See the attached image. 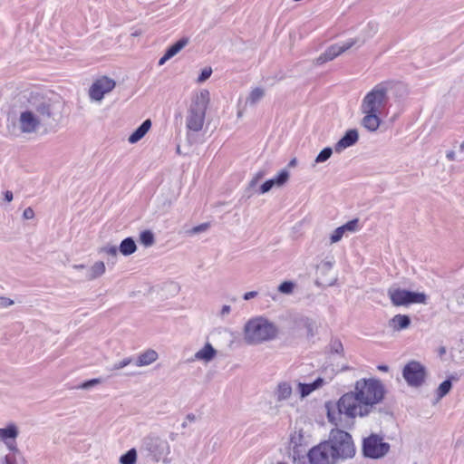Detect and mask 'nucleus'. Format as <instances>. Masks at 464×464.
Wrapping results in <instances>:
<instances>
[{
	"mask_svg": "<svg viewBox=\"0 0 464 464\" xmlns=\"http://www.w3.org/2000/svg\"><path fill=\"white\" fill-rule=\"evenodd\" d=\"M385 389L381 381L362 378L354 384L353 391L344 393L337 401L324 404L327 419L335 427L347 428L356 417L369 415L374 406L384 398Z\"/></svg>",
	"mask_w": 464,
	"mask_h": 464,
	"instance_id": "nucleus-1",
	"label": "nucleus"
},
{
	"mask_svg": "<svg viewBox=\"0 0 464 464\" xmlns=\"http://www.w3.org/2000/svg\"><path fill=\"white\" fill-rule=\"evenodd\" d=\"M17 117L8 124V131L15 136L32 135L45 130L52 122V106L44 96L31 92L25 97Z\"/></svg>",
	"mask_w": 464,
	"mask_h": 464,
	"instance_id": "nucleus-2",
	"label": "nucleus"
},
{
	"mask_svg": "<svg viewBox=\"0 0 464 464\" xmlns=\"http://www.w3.org/2000/svg\"><path fill=\"white\" fill-rule=\"evenodd\" d=\"M391 82H382L376 84L366 93L361 102L360 110L363 117L361 124L368 131H376L381 123V116L389 103Z\"/></svg>",
	"mask_w": 464,
	"mask_h": 464,
	"instance_id": "nucleus-3",
	"label": "nucleus"
},
{
	"mask_svg": "<svg viewBox=\"0 0 464 464\" xmlns=\"http://www.w3.org/2000/svg\"><path fill=\"white\" fill-rule=\"evenodd\" d=\"M243 335L247 344L257 345L275 340L278 335V328L267 318L256 316L245 324Z\"/></svg>",
	"mask_w": 464,
	"mask_h": 464,
	"instance_id": "nucleus-4",
	"label": "nucleus"
},
{
	"mask_svg": "<svg viewBox=\"0 0 464 464\" xmlns=\"http://www.w3.org/2000/svg\"><path fill=\"white\" fill-rule=\"evenodd\" d=\"M19 429L16 424L9 423L0 428V464H22L24 458L17 447Z\"/></svg>",
	"mask_w": 464,
	"mask_h": 464,
	"instance_id": "nucleus-5",
	"label": "nucleus"
},
{
	"mask_svg": "<svg viewBox=\"0 0 464 464\" xmlns=\"http://www.w3.org/2000/svg\"><path fill=\"white\" fill-rule=\"evenodd\" d=\"M209 102L210 94L206 89L192 97L186 116V126L189 131L198 132L202 130Z\"/></svg>",
	"mask_w": 464,
	"mask_h": 464,
	"instance_id": "nucleus-6",
	"label": "nucleus"
},
{
	"mask_svg": "<svg viewBox=\"0 0 464 464\" xmlns=\"http://www.w3.org/2000/svg\"><path fill=\"white\" fill-rule=\"evenodd\" d=\"M379 31V24L376 22H369L364 29V37L349 39L342 44H333L328 47L322 54H320L315 60L314 63L321 65L326 62L332 61L343 53L346 52L353 46L358 44L362 46L368 40L372 38Z\"/></svg>",
	"mask_w": 464,
	"mask_h": 464,
	"instance_id": "nucleus-7",
	"label": "nucleus"
},
{
	"mask_svg": "<svg viewBox=\"0 0 464 464\" xmlns=\"http://www.w3.org/2000/svg\"><path fill=\"white\" fill-rule=\"evenodd\" d=\"M141 452H145L148 457L155 462L162 461L165 464L169 463V455L170 454V445L167 440L156 435L149 434L141 440Z\"/></svg>",
	"mask_w": 464,
	"mask_h": 464,
	"instance_id": "nucleus-8",
	"label": "nucleus"
},
{
	"mask_svg": "<svg viewBox=\"0 0 464 464\" xmlns=\"http://www.w3.org/2000/svg\"><path fill=\"white\" fill-rule=\"evenodd\" d=\"M326 441L333 447L337 460L352 459L355 455L352 436L341 429L332 430Z\"/></svg>",
	"mask_w": 464,
	"mask_h": 464,
	"instance_id": "nucleus-9",
	"label": "nucleus"
},
{
	"mask_svg": "<svg viewBox=\"0 0 464 464\" xmlns=\"http://www.w3.org/2000/svg\"><path fill=\"white\" fill-rule=\"evenodd\" d=\"M388 296L394 306H408L411 304H426L424 293H415L398 287L388 289Z\"/></svg>",
	"mask_w": 464,
	"mask_h": 464,
	"instance_id": "nucleus-10",
	"label": "nucleus"
},
{
	"mask_svg": "<svg viewBox=\"0 0 464 464\" xmlns=\"http://www.w3.org/2000/svg\"><path fill=\"white\" fill-rule=\"evenodd\" d=\"M402 377L411 387H420L426 380L427 369L419 361H410L402 369Z\"/></svg>",
	"mask_w": 464,
	"mask_h": 464,
	"instance_id": "nucleus-11",
	"label": "nucleus"
},
{
	"mask_svg": "<svg viewBox=\"0 0 464 464\" xmlns=\"http://www.w3.org/2000/svg\"><path fill=\"white\" fill-rule=\"evenodd\" d=\"M307 456L310 464H335L338 461L333 447L326 440L313 447Z\"/></svg>",
	"mask_w": 464,
	"mask_h": 464,
	"instance_id": "nucleus-12",
	"label": "nucleus"
},
{
	"mask_svg": "<svg viewBox=\"0 0 464 464\" xmlns=\"http://www.w3.org/2000/svg\"><path fill=\"white\" fill-rule=\"evenodd\" d=\"M389 450V443L383 442L378 435H371L363 440L362 451L367 458L381 459L388 453Z\"/></svg>",
	"mask_w": 464,
	"mask_h": 464,
	"instance_id": "nucleus-13",
	"label": "nucleus"
},
{
	"mask_svg": "<svg viewBox=\"0 0 464 464\" xmlns=\"http://www.w3.org/2000/svg\"><path fill=\"white\" fill-rule=\"evenodd\" d=\"M115 86L116 82L113 79L108 76H102L96 79L90 87L89 97L92 101L101 102Z\"/></svg>",
	"mask_w": 464,
	"mask_h": 464,
	"instance_id": "nucleus-14",
	"label": "nucleus"
},
{
	"mask_svg": "<svg viewBox=\"0 0 464 464\" xmlns=\"http://www.w3.org/2000/svg\"><path fill=\"white\" fill-rule=\"evenodd\" d=\"M288 179L289 172L286 169H282L276 178L268 179L261 185L259 193H267L273 187L280 188L284 186L288 181Z\"/></svg>",
	"mask_w": 464,
	"mask_h": 464,
	"instance_id": "nucleus-15",
	"label": "nucleus"
},
{
	"mask_svg": "<svg viewBox=\"0 0 464 464\" xmlns=\"http://www.w3.org/2000/svg\"><path fill=\"white\" fill-rule=\"evenodd\" d=\"M326 383L325 380L318 377L311 383H304L299 382L297 383V392L301 399L309 396L313 392L322 388Z\"/></svg>",
	"mask_w": 464,
	"mask_h": 464,
	"instance_id": "nucleus-16",
	"label": "nucleus"
},
{
	"mask_svg": "<svg viewBox=\"0 0 464 464\" xmlns=\"http://www.w3.org/2000/svg\"><path fill=\"white\" fill-rule=\"evenodd\" d=\"M359 139V134L357 130L352 129L345 132L343 137L340 139L337 143L334 145V150L336 152H341L344 149L354 145Z\"/></svg>",
	"mask_w": 464,
	"mask_h": 464,
	"instance_id": "nucleus-17",
	"label": "nucleus"
},
{
	"mask_svg": "<svg viewBox=\"0 0 464 464\" xmlns=\"http://www.w3.org/2000/svg\"><path fill=\"white\" fill-rule=\"evenodd\" d=\"M293 393V388L290 382L283 381L277 383L274 390V398L277 402H282L290 399Z\"/></svg>",
	"mask_w": 464,
	"mask_h": 464,
	"instance_id": "nucleus-18",
	"label": "nucleus"
},
{
	"mask_svg": "<svg viewBox=\"0 0 464 464\" xmlns=\"http://www.w3.org/2000/svg\"><path fill=\"white\" fill-rule=\"evenodd\" d=\"M217 353V350L209 343H207L194 354V360L208 363L216 357Z\"/></svg>",
	"mask_w": 464,
	"mask_h": 464,
	"instance_id": "nucleus-19",
	"label": "nucleus"
},
{
	"mask_svg": "<svg viewBox=\"0 0 464 464\" xmlns=\"http://www.w3.org/2000/svg\"><path fill=\"white\" fill-rule=\"evenodd\" d=\"M151 121L150 119L145 120L140 127H138L128 138V141L130 144H135L140 141L151 128Z\"/></svg>",
	"mask_w": 464,
	"mask_h": 464,
	"instance_id": "nucleus-20",
	"label": "nucleus"
},
{
	"mask_svg": "<svg viewBox=\"0 0 464 464\" xmlns=\"http://www.w3.org/2000/svg\"><path fill=\"white\" fill-rule=\"evenodd\" d=\"M158 358L159 354L155 350L147 349L138 355L135 364L138 367L148 366L156 362Z\"/></svg>",
	"mask_w": 464,
	"mask_h": 464,
	"instance_id": "nucleus-21",
	"label": "nucleus"
},
{
	"mask_svg": "<svg viewBox=\"0 0 464 464\" xmlns=\"http://www.w3.org/2000/svg\"><path fill=\"white\" fill-rule=\"evenodd\" d=\"M411 318L406 314H396L389 321V326L393 331H401L411 325Z\"/></svg>",
	"mask_w": 464,
	"mask_h": 464,
	"instance_id": "nucleus-22",
	"label": "nucleus"
},
{
	"mask_svg": "<svg viewBox=\"0 0 464 464\" xmlns=\"http://www.w3.org/2000/svg\"><path fill=\"white\" fill-rule=\"evenodd\" d=\"M105 264L102 261L95 262L85 273V279L88 281L94 280L102 276L105 273Z\"/></svg>",
	"mask_w": 464,
	"mask_h": 464,
	"instance_id": "nucleus-23",
	"label": "nucleus"
},
{
	"mask_svg": "<svg viewBox=\"0 0 464 464\" xmlns=\"http://www.w3.org/2000/svg\"><path fill=\"white\" fill-rule=\"evenodd\" d=\"M118 249L121 255L128 256L136 252L137 245L132 237H126L121 242Z\"/></svg>",
	"mask_w": 464,
	"mask_h": 464,
	"instance_id": "nucleus-24",
	"label": "nucleus"
},
{
	"mask_svg": "<svg viewBox=\"0 0 464 464\" xmlns=\"http://www.w3.org/2000/svg\"><path fill=\"white\" fill-rule=\"evenodd\" d=\"M265 96V90L262 88L253 89L248 97L246 98V103L251 106L257 103Z\"/></svg>",
	"mask_w": 464,
	"mask_h": 464,
	"instance_id": "nucleus-25",
	"label": "nucleus"
},
{
	"mask_svg": "<svg viewBox=\"0 0 464 464\" xmlns=\"http://www.w3.org/2000/svg\"><path fill=\"white\" fill-rule=\"evenodd\" d=\"M188 43L187 38H182L168 48L166 53L172 58L178 54Z\"/></svg>",
	"mask_w": 464,
	"mask_h": 464,
	"instance_id": "nucleus-26",
	"label": "nucleus"
},
{
	"mask_svg": "<svg viewBox=\"0 0 464 464\" xmlns=\"http://www.w3.org/2000/svg\"><path fill=\"white\" fill-rule=\"evenodd\" d=\"M137 461V450L132 448L129 450L125 454L120 457L119 462L121 464H136Z\"/></svg>",
	"mask_w": 464,
	"mask_h": 464,
	"instance_id": "nucleus-27",
	"label": "nucleus"
},
{
	"mask_svg": "<svg viewBox=\"0 0 464 464\" xmlns=\"http://www.w3.org/2000/svg\"><path fill=\"white\" fill-rule=\"evenodd\" d=\"M140 242L145 247L153 246L155 243L154 234L150 230H144V231L140 232Z\"/></svg>",
	"mask_w": 464,
	"mask_h": 464,
	"instance_id": "nucleus-28",
	"label": "nucleus"
},
{
	"mask_svg": "<svg viewBox=\"0 0 464 464\" xmlns=\"http://www.w3.org/2000/svg\"><path fill=\"white\" fill-rule=\"evenodd\" d=\"M451 388L452 383L450 380H445L442 382L436 391L437 400L439 401L445 397L450 392Z\"/></svg>",
	"mask_w": 464,
	"mask_h": 464,
	"instance_id": "nucleus-29",
	"label": "nucleus"
},
{
	"mask_svg": "<svg viewBox=\"0 0 464 464\" xmlns=\"http://www.w3.org/2000/svg\"><path fill=\"white\" fill-rule=\"evenodd\" d=\"M295 288V283L292 281H284L278 285V291L284 295L293 294Z\"/></svg>",
	"mask_w": 464,
	"mask_h": 464,
	"instance_id": "nucleus-30",
	"label": "nucleus"
},
{
	"mask_svg": "<svg viewBox=\"0 0 464 464\" xmlns=\"http://www.w3.org/2000/svg\"><path fill=\"white\" fill-rule=\"evenodd\" d=\"M333 154V150L330 147L324 148L314 160V163H323L325 162Z\"/></svg>",
	"mask_w": 464,
	"mask_h": 464,
	"instance_id": "nucleus-31",
	"label": "nucleus"
},
{
	"mask_svg": "<svg viewBox=\"0 0 464 464\" xmlns=\"http://www.w3.org/2000/svg\"><path fill=\"white\" fill-rule=\"evenodd\" d=\"M358 223H359L358 218H354V219L348 221L344 225L341 226V227L343 228V233H345V232L353 233V232L357 231L359 228Z\"/></svg>",
	"mask_w": 464,
	"mask_h": 464,
	"instance_id": "nucleus-32",
	"label": "nucleus"
},
{
	"mask_svg": "<svg viewBox=\"0 0 464 464\" xmlns=\"http://www.w3.org/2000/svg\"><path fill=\"white\" fill-rule=\"evenodd\" d=\"M118 250L116 246L106 245L100 248V253L115 257L117 256Z\"/></svg>",
	"mask_w": 464,
	"mask_h": 464,
	"instance_id": "nucleus-33",
	"label": "nucleus"
},
{
	"mask_svg": "<svg viewBox=\"0 0 464 464\" xmlns=\"http://www.w3.org/2000/svg\"><path fill=\"white\" fill-rule=\"evenodd\" d=\"M132 361L133 360L131 357H126V358L122 359L121 361L115 362L111 367V371L121 370L124 367L130 365L132 362Z\"/></svg>",
	"mask_w": 464,
	"mask_h": 464,
	"instance_id": "nucleus-34",
	"label": "nucleus"
},
{
	"mask_svg": "<svg viewBox=\"0 0 464 464\" xmlns=\"http://www.w3.org/2000/svg\"><path fill=\"white\" fill-rule=\"evenodd\" d=\"M343 235L344 233L343 228L341 227H337L330 236V243L335 244L339 242L343 238Z\"/></svg>",
	"mask_w": 464,
	"mask_h": 464,
	"instance_id": "nucleus-35",
	"label": "nucleus"
},
{
	"mask_svg": "<svg viewBox=\"0 0 464 464\" xmlns=\"http://www.w3.org/2000/svg\"><path fill=\"white\" fill-rule=\"evenodd\" d=\"M208 227H209L208 223H202L198 226L192 227L188 233L189 235L199 234V233L205 232L206 230H208Z\"/></svg>",
	"mask_w": 464,
	"mask_h": 464,
	"instance_id": "nucleus-36",
	"label": "nucleus"
},
{
	"mask_svg": "<svg viewBox=\"0 0 464 464\" xmlns=\"http://www.w3.org/2000/svg\"><path fill=\"white\" fill-rule=\"evenodd\" d=\"M331 351L333 353L341 354L343 352V346L339 340H334L331 343Z\"/></svg>",
	"mask_w": 464,
	"mask_h": 464,
	"instance_id": "nucleus-37",
	"label": "nucleus"
},
{
	"mask_svg": "<svg viewBox=\"0 0 464 464\" xmlns=\"http://www.w3.org/2000/svg\"><path fill=\"white\" fill-rule=\"evenodd\" d=\"M211 73H212V70L210 67L204 68L201 71V73L199 74V76L198 78V82H205L206 80H208L210 77Z\"/></svg>",
	"mask_w": 464,
	"mask_h": 464,
	"instance_id": "nucleus-38",
	"label": "nucleus"
},
{
	"mask_svg": "<svg viewBox=\"0 0 464 464\" xmlns=\"http://www.w3.org/2000/svg\"><path fill=\"white\" fill-rule=\"evenodd\" d=\"M264 176H265V171H263V170H259V171H257V172L254 175V177L252 178V179L250 180V182H249V187H250V188L255 187V186L257 184V182H258V181H259V180H260Z\"/></svg>",
	"mask_w": 464,
	"mask_h": 464,
	"instance_id": "nucleus-39",
	"label": "nucleus"
},
{
	"mask_svg": "<svg viewBox=\"0 0 464 464\" xmlns=\"http://www.w3.org/2000/svg\"><path fill=\"white\" fill-rule=\"evenodd\" d=\"M334 262L332 260H324L320 264V269L324 272H327L332 269Z\"/></svg>",
	"mask_w": 464,
	"mask_h": 464,
	"instance_id": "nucleus-40",
	"label": "nucleus"
},
{
	"mask_svg": "<svg viewBox=\"0 0 464 464\" xmlns=\"http://www.w3.org/2000/svg\"><path fill=\"white\" fill-rule=\"evenodd\" d=\"M14 304V301L10 298L0 296V308H7Z\"/></svg>",
	"mask_w": 464,
	"mask_h": 464,
	"instance_id": "nucleus-41",
	"label": "nucleus"
},
{
	"mask_svg": "<svg viewBox=\"0 0 464 464\" xmlns=\"http://www.w3.org/2000/svg\"><path fill=\"white\" fill-rule=\"evenodd\" d=\"M23 218L24 219H33L34 218V211L32 208L28 207L24 210Z\"/></svg>",
	"mask_w": 464,
	"mask_h": 464,
	"instance_id": "nucleus-42",
	"label": "nucleus"
},
{
	"mask_svg": "<svg viewBox=\"0 0 464 464\" xmlns=\"http://www.w3.org/2000/svg\"><path fill=\"white\" fill-rule=\"evenodd\" d=\"M230 312H231V306L228 304H224L220 310L219 314L221 317H225V316L228 315Z\"/></svg>",
	"mask_w": 464,
	"mask_h": 464,
	"instance_id": "nucleus-43",
	"label": "nucleus"
},
{
	"mask_svg": "<svg viewBox=\"0 0 464 464\" xmlns=\"http://www.w3.org/2000/svg\"><path fill=\"white\" fill-rule=\"evenodd\" d=\"M257 295H258V292H256V291L246 292V293L244 294L243 299L246 300V301H248L250 299H253V298L256 297Z\"/></svg>",
	"mask_w": 464,
	"mask_h": 464,
	"instance_id": "nucleus-44",
	"label": "nucleus"
},
{
	"mask_svg": "<svg viewBox=\"0 0 464 464\" xmlns=\"http://www.w3.org/2000/svg\"><path fill=\"white\" fill-rule=\"evenodd\" d=\"M100 381L98 379H92V380H90L86 382H84L82 385V389H89L90 387L99 383Z\"/></svg>",
	"mask_w": 464,
	"mask_h": 464,
	"instance_id": "nucleus-45",
	"label": "nucleus"
},
{
	"mask_svg": "<svg viewBox=\"0 0 464 464\" xmlns=\"http://www.w3.org/2000/svg\"><path fill=\"white\" fill-rule=\"evenodd\" d=\"M437 353H438L439 357H440L441 360H443V356L446 354V353H447V349H446V347H445V346H440V347L438 348Z\"/></svg>",
	"mask_w": 464,
	"mask_h": 464,
	"instance_id": "nucleus-46",
	"label": "nucleus"
},
{
	"mask_svg": "<svg viewBox=\"0 0 464 464\" xmlns=\"http://www.w3.org/2000/svg\"><path fill=\"white\" fill-rule=\"evenodd\" d=\"M446 158H447L449 160H450V161L455 160V159H456L455 151H454V150H449V151H447V153H446Z\"/></svg>",
	"mask_w": 464,
	"mask_h": 464,
	"instance_id": "nucleus-47",
	"label": "nucleus"
},
{
	"mask_svg": "<svg viewBox=\"0 0 464 464\" xmlns=\"http://www.w3.org/2000/svg\"><path fill=\"white\" fill-rule=\"evenodd\" d=\"M169 59L171 58L169 57V55L165 53L164 55L159 60V65H163Z\"/></svg>",
	"mask_w": 464,
	"mask_h": 464,
	"instance_id": "nucleus-48",
	"label": "nucleus"
},
{
	"mask_svg": "<svg viewBox=\"0 0 464 464\" xmlns=\"http://www.w3.org/2000/svg\"><path fill=\"white\" fill-rule=\"evenodd\" d=\"M13 192L12 191H5V199L7 201V202H11L13 200Z\"/></svg>",
	"mask_w": 464,
	"mask_h": 464,
	"instance_id": "nucleus-49",
	"label": "nucleus"
},
{
	"mask_svg": "<svg viewBox=\"0 0 464 464\" xmlns=\"http://www.w3.org/2000/svg\"><path fill=\"white\" fill-rule=\"evenodd\" d=\"M447 380H450V382L452 383V381L457 382L459 380V375L458 373H452L448 377Z\"/></svg>",
	"mask_w": 464,
	"mask_h": 464,
	"instance_id": "nucleus-50",
	"label": "nucleus"
},
{
	"mask_svg": "<svg viewBox=\"0 0 464 464\" xmlns=\"http://www.w3.org/2000/svg\"><path fill=\"white\" fill-rule=\"evenodd\" d=\"M297 164V160L295 158L292 159L289 163H288V167L289 168H294L295 167Z\"/></svg>",
	"mask_w": 464,
	"mask_h": 464,
	"instance_id": "nucleus-51",
	"label": "nucleus"
},
{
	"mask_svg": "<svg viewBox=\"0 0 464 464\" xmlns=\"http://www.w3.org/2000/svg\"><path fill=\"white\" fill-rule=\"evenodd\" d=\"M72 268H73V269H76V270H80V269H85L86 267H85V266H84V265L80 264V265H73V266H72Z\"/></svg>",
	"mask_w": 464,
	"mask_h": 464,
	"instance_id": "nucleus-52",
	"label": "nucleus"
},
{
	"mask_svg": "<svg viewBox=\"0 0 464 464\" xmlns=\"http://www.w3.org/2000/svg\"><path fill=\"white\" fill-rule=\"evenodd\" d=\"M377 368H378L379 371H382V372H388L389 371V367L387 365H379Z\"/></svg>",
	"mask_w": 464,
	"mask_h": 464,
	"instance_id": "nucleus-53",
	"label": "nucleus"
},
{
	"mask_svg": "<svg viewBox=\"0 0 464 464\" xmlns=\"http://www.w3.org/2000/svg\"><path fill=\"white\" fill-rule=\"evenodd\" d=\"M459 150H460L461 152H464V140H463V141L460 143V145H459Z\"/></svg>",
	"mask_w": 464,
	"mask_h": 464,
	"instance_id": "nucleus-54",
	"label": "nucleus"
},
{
	"mask_svg": "<svg viewBox=\"0 0 464 464\" xmlns=\"http://www.w3.org/2000/svg\"><path fill=\"white\" fill-rule=\"evenodd\" d=\"M187 418H188V420H195V416H194V415H192V414H188V415L187 416Z\"/></svg>",
	"mask_w": 464,
	"mask_h": 464,
	"instance_id": "nucleus-55",
	"label": "nucleus"
},
{
	"mask_svg": "<svg viewBox=\"0 0 464 464\" xmlns=\"http://www.w3.org/2000/svg\"><path fill=\"white\" fill-rule=\"evenodd\" d=\"M139 34H140L139 33H134V34H132V35H133V36H137V35H139Z\"/></svg>",
	"mask_w": 464,
	"mask_h": 464,
	"instance_id": "nucleus-56",
	"label": "nucleus"
},
{
	"mask_svg": "<svg viewBox=\"0 0 464 464\" xmlns=\"http://www.w3.org/2000/svg\"><path fill=\"white\" fill-rule=\"evenodd\" d=\"M346 369H348V367H347V366H345V367H344V366H343V367H342V370H343H343H346Z\"/></svg>",
	"mask_w": 464,
	"mask_h": 464,
	"instance_id": "nucleus-57",
	"label": "nucleus"
}]
</instances>
